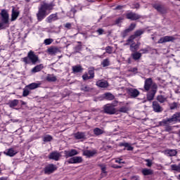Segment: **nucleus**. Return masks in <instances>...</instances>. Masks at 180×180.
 <instances>
[{
    "label": "nucleus",
    "mask_w": 180,
    "mask_h": 180,
    "mask_svg": "<svg viewBox=\"0 0 180 180\" xmlns=\"http://www.w3.org/2000/svg\"><path fill=\"white\" fill-rule=\"evenodd\" d=\"M84 69L82 68V66L81 65H75L72 66V71L74 73H77V72H82V70Z\"/></svg>",
    "instance_id": "obj_30"
},
{
    "label": "nucleus",
    "mask_w": 180,
    "mask_h": 180,
    "mask_svg": "<svg viewBox=\"0 0 180 180\" xmlns=\"http://www.w3.org/2000/svg\"><path fill=\"white\" fill-rule=\"evenodd\" d=\"M47 51L50 56H56L57 53H60L61 51L57 46H50Z\"/></svg>",
    "instance_id": "obj_15"
},
{
    "label": "nucleus",
    "mask_w": 180,
    "mask_h": 180,
    "mask_svg": "<svg viewBox=\"0 0 180 180\" xmlns=\"http://www.w3.org/2000/svg\"><path fill=\"white\" fill-rule=\"evenodd\" d=\"M96 85L99 86V88H108L109 86V82L106 80H98Z\"/></svg>",
    "instance_id": "obj_19"
},
{
    "label": "nucleus",
    "mask_w": 180,
    "mask_h": 180,
    "mask_svg": "<svg viewBox=\"0 0 180 180\" xmlns=\"http://www.w3.org/2000/svg\"><path fill=\"white\" fill-rule=\"evenodd\" d=\"M75 138L77 140H81L82 139H85V133L84 132H77L75 134Z\"/></svg>",
    "instance_id": "obj_31"
},
{
    "label": "nucleus",
    "mask_w": 180,
    "mask_h": 180,
    "mask_svg": "<svg viewBox=\"0 0 180 180\" xmlns=\"http://www.w3.org/2000/svg\"><path fill=\"white\" fill-rule=\"evenodd\" d=\"M116 106H117V101L105 105L103 106L104 113L107 115H115V113H117V110L115 108Z\"/></svg>",
    "instance_id": "obj_3"
},
{
    "label": "nucleus",
    "mask_w": 180,
    "mask_h": 180,
    "mask_svg": "<svg viewBox=\"0 0 180 180\" xmlns=\"http://www.w3.org/2000/svg\"><path fill=\"white\" fill-rule=\"evenodd\" d=\"M10 108H15L16 106H18V105H19V100H13L12 101H10L8 103Z\"/></svg>",
    "instance_id": "obj_36"
},
{
    "label": "nucleus",
    "mask_w": 180,
    "mask_h": 180,
    "mask_svg": "<svg viewBox=\"0 0 180 180\" xmlns=\"http://www.w3.org/2000/svg\"><path fill=\"white\" fill-rule=\"evenodd\" d=\"M136 28V24L135 23H131L128 29H126L123 32H122V37H126L127 36L128 33H130V32H133L134 29Z\"/></svg>",
    "instance_id": "obj_18"
},
{
    "label": "nucleus",
    "mask_w": 180,
    "mask_h": 180,
    "mask_svg": "<svg viewBox=\"0 0 180 180\" xmlns=\"http://www.w3.org/2000/svg\"><path fill=\"white\" fill-rule=\"evenodd\" d=\"M141 172L145 176H147V175H153V174H154V171L153 169L147 168L143 169Z\"/></svg>",
    "instance_id": "obj_23"
},
{
    "label": "nucleus",
    "mask_w": 180,
    "mask_h": 180,
    "mask_svg": "<svg viewBox=\"0 0 180 180\" xmlns=\"http://www.w3.org/2000/svg\"><path fill=\"white\" fill-rule=\"evenodd\" d=\"M165 131H171L172 130V127L171 126H166L165 127Z\"/></svg>",
    "instance_id": "obj_55"
},
{
    "label": "nucleus",
    "mask_w": 180,
    "mask_h": 180,
    "mask_svg": "<svg viewBox=\"0 0 180 180\" xmlns=\"http://www.w3.org/2000/svg\"><path fill=\"white\" fill-rule=\"evenodd\" d=\"M19 13V11L15 10V8H13L11 13V22H14V20H16V19H18Z\"/></svg>",
    "instance_id": "obj_22"
},
{
    "label": "nucleus",
    "mask_w": 180,
    "mask_h": 180,
    "mask_svg": "<svg viewBox=\"0 0 180 180\" xmlns=\"http://www.w3.org/2000/svg\"><path fill=\"white\" fill-rule=\"evenodd\" d=\"M95 154H96V150H86L83 151V155H85V157H87L88 158H91V157H94Z\"/></svg>",
    "instance_id": "obj_20"
},
{
    "label": "nucleus",
    "mask_w": 180,
    "mask_h": 180,
    "mask_svg": "<svg viewBox=\"0 0 180 180\" xmlns=\"http://www.w3.org/2000/svg\"><path fill=\"white\" fill-rule=\"evenodd\" d=\"M103 133H105V131L101 129V128L96 127L94 129V134L95 136H101V134H103Z\"/></svg>",
    "instance_id": "obj_33"
},
{
    "label": "nucleus",
    "mask_w": 180,
    "mask_h": 180,
    "mask_svg": "<svg viewBox=\"0 0 180 180\" xmlns=\"http://www.w3.org/2000/svg\"><path fill=\"white\" fill-rule=\"evenodd\" d=\"M79 154L75 149H71L69 150H65V155L66 158H70L71 157H74L75 155H78Z\"/></svg>",
    "instance_id": "obj_14"
},
{
    "label": "nucleus",
    "mask_w": 180,
    "mask_h": 180,
    "mask_svg": "<svg viewBox=\"0 0 180 180\" xmlns=\"http://www.w3.org/2000/svg\"><path fill=\"white\" fill-rule=\"evenodd\" d=\"M143 33H144V30H136L134 34L131 35L129 39L127 40V44H125V46H129V44H130V43H133L134 40L135 39H137V37H140V36H141V34H143Z\"/></svg>",
    "instance_id": "obj_5"
},
{
    "label": "nucleus",
    "mask_w": 180,
    "mask_h": 180,
    "mask_svg": "<svg viewBox=\"0 0 180 180\" xmlns=\"http://www.w3.org/2000/svg\"><path fill=\"white\" fill-rule=\"evenodd\" d=\"M103 97L104 99H106L107 101H113V99H115V96L111 93H105Z\"/></svg>",
    "instance_id": "obj_27"
},
{
    "label": "nucleus",
    "mask_w": 180,
    "mask_h": 180,
    "mask_svg": "<svg viewBox=\"0 0 180 180\" xmlns=\"http://www.w3.org/2000/svg\"><path fill=\"white\" fill-rule=\"evenodd\" d=\"M155 94H157V89H153L148 91L147 94L148 101H153L154 99V96H155Z\"/></svg>",
    "instance_id": "obj_21"
},
{
    "label": "nucleus",
    "mask_w": 180,
    "mask_h": 180,
    "mask_svg": "<svg viewBox=\"0 0 180 180\" xmlns=\"http://www.w3.org/2000/svg\"><path fill=\"white\" fill-rule=\"evenodd\" d=\"M82 78H83L84 81H86L88 79H92L91 76H88L87 73H85L84 75H83Z\"/></svg>",
    "instance_id": "obj_47"
},
{
    "label": "nucleus",
    "mask_w": 180,
    "mask_h": 180,
    "mask_svg": "<svg viewBox=\"0 0 180 180\" xmlns=\"http://www.w3.org/2000/svg\"><path fill=\"white\" fill-rule=\"evenodd\" d=\"M89 75L91 79H94L95 77V68H89Z\"/></svg>",
    "instance_id": "obj_37"
},
{
    "label": "nucleus",
    "mask_w": 180,
    "mask_h": 180,
    "mask_svg": "<svg viewBox=\"0 0 180 180\" xmlns=\"http://www.w3.org/2000/svg\"><path fill=\"white\" fill-rule=\"evenodd\" d=\"M134 6L135 9H139L140 8V4L139 3H136V4H134Z\"/></svg>",
    "instance_id": "obj_60"
},
{
    "label": "nucleus",
    "mask_w": 180,
    "mask_h": 180,
    "mask_svg": "<svg viewBox=\"0 0 180 180\" xmlns=\"http://www.w3.org/2000/svg\"><path fill=\"white\" fill-rule=\"evenodd\" d=\"M112 168H115L116 169H117L119 168H122V166H118V165H112Z\"/></svg>",
    "instance_id": "obj_61"
},
{
    "label": "nucleus",
    "mask_w": 180,
    "mask_h": 180,
    "mask_svg": "<svg viewBox=\"0 0 180 180\" xmlns=\"http://www.w3.org/2000/svg\"><path fill=\"white\" fill-rule=\"evenodd\" d=\"M51 140H53V136H50V135H46L44 138V141L45 143H47L49 141H51Z\"/></svg>",
    "instance_id": "obj_45"
},
{
    "label": "nucleus",
    "mask_w": 180,
    "mask_h": 180,
    "mask_svg": "<svg viewBox=\"0 0 180 180\" xmlns=\"http://www.w3.org/2000/svg\"><path fill=\"white\" fill-rule=\"evenodd\" d=\"M152 108L153 109V111L155 112V113H161V112L164 110V108L161 107V105H160V103H158V101H154L152 103Z\"/></svg>",
    "instance_id": "obj_7"
},
{
    "label": "nucleus",
    "mask_w": 180,
    "mask_h": 180,
    "mask_svg": "<svg viewBox=\"0 0 180 180\" xmlns=\"http://www.w3.org/2000/svg\"><path fill=\"white\" fill-rule=\"evenodd\" d=\"M136 46H138V49H140V43L135 44Z\"/></svg>",
    "instance_id": "obj_64"
},
{
    "label": "nucleus",
    "mask_w": 180,
    "mask_h": 180,
    "mask_svg": "<svg viewBox=\"0 0 180 180\" xmlns=\"http://www.w3.org/2000/svg\"><path fill=\"white\" fill-rule=\"evenodd\" d=\"M122 8H123V6H118L116 7L115 9H117V10H120V9H122Z\"/></svg>",
    "instance_id": "obj_63"
},
{
    "label": "nucleus",
    "mask_w": 180,
    "mask_h": 180,
    "mask_svg": "<svg viewBox=\"0 0 180 180\" xmlns=\"http://www.w3.org/2000/svg\"><path fill=\"white\" fill-rule=\"evenodd\" d=\"M105 53H108V54H112V53H113V47L110 46H106Z\"/></svg>",
    "instance_id": "obj_44"
},
{
    "label": "nucleus",
    "mask_w": 180,
    "mask_h": 180,
    "mask_svg": "<svg viewBox=\"0 0 180 180\" xmlns=\"http://www.w3.org/2000/svg\"><path fill=\"white\" fill-rule=\"evenodd\" d=\"M82 157L75 156L70 158L68 160V164H81L82 162Z\"/></svg>",
    "instance_id": "obj_13"
},
{
    "label": "nucleus",
    "mask_w": 180,
    "mask_h": 180,
    "mask_svg": "<svg viewBox=\"0 0 180 180\" xmlns=\"http://www.w3.org/2000/svg\"><path fill=\"white\" fill-rule=\"evenodd\" d=\"M174 115L176 117V122H180V112H176L174 113Z\"/></svg>",
    "instance_id": "obj_50"
},
{
    "label": "nucleus",
    "mask_w": 180,
    "mask_h": 180,
    "mask_svg": "<svg viewBox=\"0 0 180 180\" xmlns=\"http://www.w3.org/2000/svg\"><path fill=\"white\" fill-rule=\"evenodd\" d=\"M131 179H134V180H140V179H139V176H134L131 177Z\"/></svg>",
    "instance_id": "obj_62"
},
{
    "label": "nucleus",
    "mask_w": 180,
    "mask_h": 180,
    "mask_svg": "<svg viewBox=\"0 0 180 180\" xmlns=\"http://www.w3.org/2000/svg\"><path fill=\"white\" fill-rule=\"evenodd\" d=\"M156 99L158 102H160V103H164L165 102H167V97L162 95L158 96Z\"/></svg>",
    "instance_id": "obj_34"
},
{
    "label": "nucleus",
    "mask_w": 180,
    "mask_h": 180,
    "mask_svg": "<svg viewBox=\"0 0 180 180\" xmlns=\"http://www.w3.org/2000/svg\"><path fill=\"white\" fill-rule=\"evenodd\" d=\"M57 19H58L57 18V14H52L47 18L46 20L48 23H51V22H53V20H57Z\"/></svg>",
    "instance_id": "obj_32"
},
{
    "label": "nucleus",
    "mask_w": 180,
    "mask_h": 180,
    "mask_svg": "<svg viewBox=\"0 0 180 180\" xmlns=\"http://www.w3.org/2000/svg\"><path fill=\"white\" fill-rule=\"evenodd\" d=\"M131 57L135 61H137V60H140L141 58V53L140 52H134L131 53Z\"/></svg>",
    "instance_id": "obj_29"
},
{
    "label": "nucleus",
    "mask_w": 180,
    "mask_h": 180,
    "mask_svg": "<svg viewBox=\"0 0 180 180\" xmlns=\"http://www.w3.org/2000/svg\"><path fill=\"white\" fill-rule=\"evenodd\" d=\"M126 18L127 19H129L130 20H138V19H140L141 18V15L136 13L129 12L126 14Z\"/></svg>",
    "instance_id": "obj_11"
},
{
    "label": "nucleus",
    "mask_w": 180,
    "mask_h": 180,
    "mask_svg": "<svg viewBox=\"0 0 180 180\" xmlns=\"http://www.w3.org/2000/svg\"><path fill=\"white\" fill-rule=\"evenodd\" d=\"M146 162H147V163H146V166H147V167H150L153 165V162H151L150 160L147 159V160H146Z\"/></svg>",
    "instance_id": "obj_52"
},
{
    "label": "nucleus",
    "mask_w": 180,
    "mask_h": 180,
    "mask_svg": "<svg viewBox=\"0 0 180 180\" xmlns=\"http://www.w3.org/2000/svg\"><path fill=\"white\" fill-rule=\"evenodd\" d=\"M139 45H136V44H131L129 46V50L132 51V53L137 52V50H139Z\"/></svg>",
    "instance_id": "obj_35"
},
{
    "label": "nucleus",
    "mask_w": 180,
    "mask_h": 180,
    "mask_svg": "<svg viewBox=\"0 0 180 180\" xmlns=\"http://www.w3.org/2000/svg\"><path fill=\"white\" fill-rule=\"evenodd\" d=\"M127 92L131 98H137L140 95V91L137 89L129 88L127 90Z\"/></svg>",
    "instance_id": "obj_8"
},
{
    "label": "nucleus",
    "mask_w": 180,
    "mask_h": 180,
    "mask_svg": "<svg viewBox=\"0 0 180 180\" xmlns=\"http://www.w3.org/2000/svg\"><path fill=\"white\" fill-rule=\"evenodd\" d=\"M128 151H133V147L128 143V146L126 147Z\"/></svg>",
    "instance_id": "obj_58"
},
{
    "label": "nucleus",
    "mask_w": 180,
    "mask_h": 180,
    "mask_svg": "<svg viewBox=\"0 0 180 180\" xmlns=\"http://www.w3.org/2000/svg\"><path fill=\"white\" fill-rule=\"evenodd\" d=\"M124 18L123 17H120L115 21V25H119V23H122V20H123Z\"/></svg>",
    "instance_id": "obj_48"
},
{
    "label": "nucleus",
    "mask_w": 180,
    "mask_h": 180,
    "mask_svg": "<svg viewBox=\"0 0 180 180\" xmlns=\"http://www.w3.org/2000/svg\"><path fill=\"white\" fill-rule=\"evenodd\" d=\"M174 40H175V37H172V36H165L163 37H161L158 43L159 44H162V43H167L168 41H174Z\"/></svg>",
    "instance_id": "obj_12"
},
{
    "label": "nucleus",
    "mask_w": 180,
    "mask_h": 180,
    "mask_svg": "<svg viewBox=\"0 0 180 180\" xmlns=\"http://www.w3.org/2000/svg\"><path fill=\"white\" fill-rule=\"evenodd\" d=\"M130 72H137V68H131L129 69Z\"/></svg>",
    "instance_id": "obj_56"
},
{
    "label": "nucleus",
    "mask_w": 180,
    "mask_h": 180,
    "mask_svg": "<svg viewBox=\"0 0 180 180\" xmlns=\"http://www.w3.org/2000/svg\"><path fill=\"white\" fill-rule=\"evenodd\" d=\"M46 81L49 82H56V81H57V77L54 75H48L46 77Z\"/></svg>",
    "instance_id": "obj_28"
},
{
    "label": "nucleus",
    "mask_w": 180,
    "mask_h": 180,
    "mask_svg": "<svg viewBox=\"0 0 180 180\" xmlns=\"http://www.w3.org/2000/svg\"><path fill=\"white\" fill-rule=\"evenodd\" d=\"M30 94V91H29V89H23V93H22V96L26 97Z\"/></svg>",
    "instance_id": "obj_46"
},
{
    "label": "nucleus",
    "mask_w": 180,
    "mask_h": 180,
    "mask_svg": "<svg viewBox=\"0 0 180 180\" xmlns=\"http://www.w3.org/2000/svg\"><path fill=\"white\" fill-rule=\"evenodd\" d=\"M153 8L158 11V12H162L163 8L162 6L160 4H154Z\"/></svg>",
    "instance_id": "obj_42"
},
{
    "label": "nucleus",
    "mask_w": 180,
    "mask_h": 180,
    "mask_svg": "<svg viewBox=\"0 0 180 180\" xmlns=\"http://www.w3.org/2000/svg\"><path fill=\"white\" fill-rule=\"evenodd\" d=\"M123 159H116L115 162L117 164H124V162H122Z\"/></svg>",
    "instance_id": "obj_57"
},
{
    "label": "nucleus",
    "mask_w": 180,
    "mask_h": 180,
    "mask_svg": "<svg viewBox=\"0 0 180 180\" xmlns=\"http://www.w3.org/2000/svg\"><path fill=\"white\" fill-rule=\"evenodd\" d=\"M43 68H44V66L43 65V64L37 65L34 68H32V72H34V73L39 72V71H41Z\"/></svg>",
    "instance_id": "obj_25"
},
{
    "label": "nucleus",
    "mask_w": 180,
    "mask_h": 180,
    "mask_svg": "<svg viewBox=\"0 0 180 180\" xmlns=\"http://www.w3.org/2000/svg\"><path fill=\"white\" fill-rule=\"evenodd\" d=\"M61 157V154L57 151H54L50 153L49 158L50 160H54L55 161H58L60 158Z\"/></svg>",
    "instance_id": "obj_16"
},
{
    "label": "nucleus",
    "mask_w": 180,
    "mask_h": 180,
    "mask_svg": "<svg viewBox=\"0 0 180 180\" xmlns=\"http://www.w3.org/2000/svg\"><path fill=\"white\" fill-rule=\"evenodd\" d=\"M54 171H57V167L53 164H51L45 167L44 174H48V175H50V174H53Z\"/></svg>",
    "instance_id": "obj_10"
},
{
    "label": "nucleus",
    "mask_w": 180,
    "mask_h": 180,
    "mask_svg": "<svg viewBox=\"0 0 180 180\" xmlns=\"http://www.w3.org/2000/svg\"><path fill=\"white\" fill-rule=\"evenodd\" d=\"M166 154L169 155V157H175L176 154H178V152L176 150L174 149H168L165 150Z\"/></svg>",
    "instance_id": "obj_24"
},
{
    "label": "nucleus",
    "mask_w": 180,
    "mask_h": 180,
    "mask_svg": "<svg viewBox=\"0 0 180 180\" xmlns=\"http://www.w3.org/2000/svg\"><path fill=\"white\" fill-rule=\"evenodd\" d=\"M92 89L91 87L88 86L86 84H83L81 86V91H84V92H89V91H91Z\"/></svg>",
    "instance_id": "obj_39"
},
{
    "label": "nucleus",
    "mask_w": 180,
    "mask_h": 180,
    "mask_svg": "<svg viewBox=\"0 0 180 180\" xmlns=\"http://www.w3.org/2000/svg\"><path fill=\"white\" fill-rule=\"evenodd\" d=\"M101 65H103V67H109V65H110V60H109V59L106 58L104 59L103 60V62L101 63Z\"/></svg>",
    "instance_id": "obj_40"
},
{
    "label": "nucleus",
    "mask_w": 180,
    "mask_h": 180,
    "mask_svg": "<svg viewBox=\"0 0 180 180\" xmlns=\"http://www.w3.org/2000/svg\"><path fill=\"white\" fill-rule=\"evenodd\" d=\"M44 43L46 46H49V45L51 44V43H53V39H46L44 40Z\"/></svg>",
    "instance_id": "obj_49"
},
{
    "label": "nucleus",
    "mask_w": 180,
    "mask_h": 180,
    "mask_svg": "<svg viewBox=\"0 0 180 180\" xmlns=\"http://www.w3.org/2000/svg\"><path fill=\"white\" fill-rule=\"evenodd\" d=\"M158 86H157V84L153 82V79L148 78L145 80V84H144V89L146 91H148L153 89H157Z\"/></svg>",
    "instance_id": "obj_4"
},
{
    "label": "nucleus",
    "mask_w": 180,
    "mask_h": 180,
    "mask_svg": "<svg viewBox=\"0 0 180 180\" xmlns=\"http://www.w3.org/2000/svg\"><path fill=\"white\" fill-rule=\"evenodd\" d=\"M4 154L8 155V157H15V155L18 154V151L13 149V148H11L7 149L6 151H4Z\"/></svg>",
    "instance_id": "obj_17"
},
{
    "label": "nucleus",
    "mask_w": 180,
    "mask_h": 180,
    "mask_svg": "<svg viewBox=\"0 0 180 180\" xmlns=\"http://www.w3.org/2000/svg\"><path fill=\"white\" fill-rule=\"evenodd\" d=\"M176 123V118L175 117V114H174L172 117L167 118V120H163L160 124L161 126H166V124H169V123Z\"/></svg>",
    "instance_id": "obj_9"
},
{
    "label": "nucleus",
    "mask_w": 180,
    "mask_h": 180,
    "mask_svg": "<svg viewBox=\"0 0 180 180\" xmlns=\"http://www.w3.org/2000/svg\"><path fill=\"white\" fill-rule=\"evenodd\" d=\"M119 146L120 147H128L129 143H120Z\"/></svg>",
    "instance_id": "obj_54"
},
{
    "label": "nucleus",
    "mask_w": 180,
    "mask_h": 180,
    "mask_svg": "<svg viewBox=\"0 0 180 180\" xmlns=\"http://www.w3.org/2000/svg\"><path fill=\"white\" fill-rule=\"evenodd\" d=\"M77 43L79 44V45L75 47V53H79V51L82 50V45L81 44V41H78Z\"/></svg>",
    "instance_id": "obj_41"
},
{
    "label": "nucleus",
    "mask_w": 180,
    "mask_h": 180,
    "mask_svg": "<svg viewBox=\"0 0 180 180\" xmlns=\"http://www.w3.org/2000/svg\"><path fill=\"white\" fill-rule=\"evenodd\" d=\"M96 32L98 33L99 35H101L105 34V30L102 28H99L97 30Z\"/></svg>",
    "instance_id": "obj_51"
},
{
    "label": "nucleus",
    "mask_w": 180,
    "mask_h": 180,
    "mask_svg": "<svg viewBox=\"0 0 180 180\" xmlns=\"http://www.w3.org/2000/svg\"><path fill=\"white\" fill-rule=\"evenodd\" d=\"M53 8H54V4H47L44 2L39 7L37 13V20L39 22H41V20L47 16V11H53Z\"/></svg>",
    "instance_id": "obj_1"
},
{
    "label": "nucleus",
    "mask_w": 180,
    "mask_h": 180,
    "mask_svg": "<svg viewBox=\"0 0 180 180\" xmlns=\"http://www.w3.org/2000/svg\"><path fill=\"white\" fill-rule=\"evenodd\" d=\"M22 60L25 64H30V61L34 65H36L37 63H40L39 60V56L34 54V51H30L27 53V56L22 58Z\"/></svg>",
    "instance_id": "obj_2"
},
{
    "label": "nucleus",
    "mask_w": 180,
    "mask_h": 180,
    "mask_svg": "<svg viewBox=\"0 0 180 180\" xmlns=\"http://www.w3.org/2000/svg\"><path fill=\"white\" fill-rule=\"evenodd\" d=\"M101 169V178H105L108 175V172H106V166L105 165H100Z\"/></svg>",
    "instance_id": "obj_26"
},
{
    "label": "nucleus",
    "mask_w": 180,
    "mask_h": 180,
    "mask_svg": "<svg viewBox=\"0 0 180 180\" xmlns=\"http://www.w3.org/2000/svg\"><path fill=\"white\" fill-rule=\"evenodd\" d=\"M65 27H66L67 29H71V23H66Z\"/></svg>",
    "instance_id": "obj_59"
},
{
    "label": "nucleus",
    "mask_w": 180,
    "mask_h": 180,
    "mask_svg": "<svg viewBox=\"0 0 180 180\" xmlns=\"http://www.w3.org/2000/svg\"><path fill=\"white\" fill-rule=\"evenodd\" d=\"M129 110V108L127 106H122L119 109V112L121 113H126Z\"/></svg>",
    "instance_id": "obj_43"
},
{
    "label": "nucleus",
    "mask_w": 180,
    "mask_h": 180,
    "mask_svg": "<svg viewBox=\"0 0 180 180\" xmlns=\"http://www.w3.org/2000/svg\"><path fill=\"white\" fill-rule=\"evenodd\" d=\"M140 53L142 54H146V53H148V50L147 49H143L139 51Z\"/></svg>",
    "instance_id": "obj_53"
},
{
    "label": "nucleus",
    "mask_w": 180,
    "mask_h": 180,
    "mask_svg": "<svg viewBox=\"0 0 180 180\" xmlns=\"http://www.w3.org/2000/svg\"><path fill=\"white\" fill-rule=\"evenodd\" d=\"M28 89H36V88H39V84L37 83H32L26 86Z\"/></svg>",
    "instance_id": "obj_38"
},
{
    "label": "nucleus",
    "mask_w": 180,
    "mask_h": 180,
    "mask_svg": "<svg viewBox=\"0 0 180 180\" xmlns=\"http://www.w3.org/2000/svg\"><path fill=\"white\" fill-rule=\"evenodd\" d=\"M1 16L2 20L1 23H3V25H8V23H9V13H8V11H6L5 9L2 10Z\"/></svg>",
    "instance_id": "obj_6"
}]
</instances>
